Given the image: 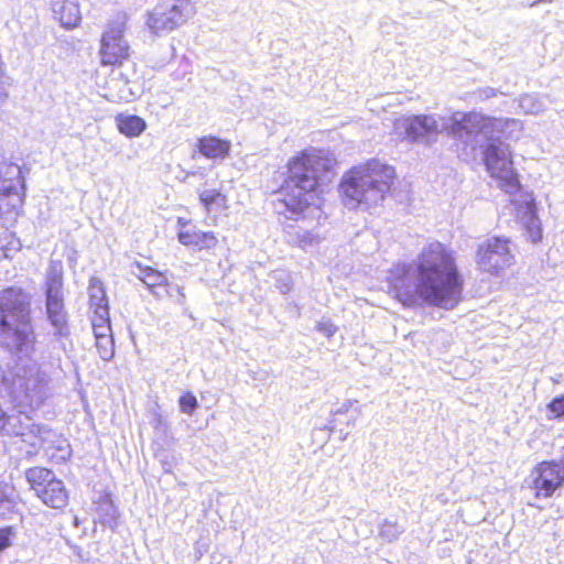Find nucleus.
Returning a JSON list of instances; mask_svg holds the SVG:
<instances>
[{
    "label": "nucleus",
    "mask_w": 564,
    "mask_h": 564,
    "mask_svg": "<svg viewBox=\"0 0 564 564\" xmlns=\"http://www.w3.org/2000/svg\"><path fill=\"white\" fill-rule=\"evenodd\" d=\"M393 296L404 306L426 303L453 310L462 301L464 280L455 258L443 243L434 241L423 248L410 263L390 271Z\"/></svg>",
    "instance_id": "obj_1"
},
{
    "label": "nucleus",
    "mask_w": 564,
    "mask_h": 564,
    "mask_svg": "<svg viewBox=\"0 0 564 564\" xmlns=\"http://www.w3.org/2000/svg\"><path fill=\"white\" fill-rule=\"evenodd\" d=\"M334 159L322 150L311 149L290 159L286 177L274 202L276 213L304 212L312 203L314 192L332 181Z\"/></svg>",
    "instance_id": "obj_2"
},
{
    "label": "nucleus",
    "mask_w": 564,
    "mask_h": 564,
    "mask_svg": "<svg viewBox=\"0 0 564 564\" xmlns=\"http://www.w3.org/2000/svg\"><path fill=\"white\" fill-rule=\"evenodd\" d=\"M481 127L476 128L475 134H484V138L474 142L463 140L462 155L465 159L476 155L478 149L481 150L484 162L490 175L500 181L501 187L506 192H512L519 187L518 174L513 166L510 145L501 140L506 129H521L520 121L516 119H495L482 116Z\"/></svg>",
    "instance_id": "obj_3"
},
{
    "label": "nucleus",
    "mask_w": 564,
    "mask_h": 564,
    "mask_svg": "<svg viewBox=\"0 0 564 564\" xmlns=\"http://www.w3.org/2000/svg\"><path fill=\"white\" fill-rule=\"evenodd\" d=\"M482 122V116L477 112H456L449 117L431 113L404 117L397 122V129L403 131L411 142L425 144L447 132L459 147L463 140L477 142V139L484 138V134H475V129L481 127Z\"/></svg>",
    "instance_id": "obj_4"
},
{
    "label": "nucleus",
    "mask_w": 564,
    "mask_h": 564,
    "mask_svg": "<svg viewBox=\"0 0 564 564\" xmlns=\"http://www.w3.org/2000/svg\"><path fill=\"white\" fill-rule=\"evenodd\" d=\"M30 295L20 288L0 292V339L11 352L29 356L35 336L30 316Z\"/></svg>",
    "instance_id": "obj_5"
},
{
    "label": "nucleus",
    "mask_w": 564,
    "mask_h": 564,
    "mask_svg": "<svg viewBox=\"0 0 564 564\" xmlns=\"http://www.w3.org/2000/svg\"><path fill=\"white\" fill-rule=\"evenodd\" d=\"M394 176L392 166L377 160L351 169L340 183L344 204L348 208L378 206L389 193Z\"/></svg>",
    "instance_id": "obj_6"
},
{
    "label": "nucleus",
    "mask_w": 564,
    "mask_h": 564,
    "mask_svg": "<svg viewBox=\"0 0 564 564\" xmlns=\"http://www.w3.org/2000/svg\"><path fill=\"white\" fill-rule=\"evenodd\" d=\"M46 316L54 328L56 338L67 337L69 334L68 318L63 294V269L61 262H52L45 281Z\"/></svg>",
    "instance_id": "obj_7"
},
{
    "label": "nucleus",
    "mask_w": 564,
    "mask_h": 564,
    "mask_svg": "<svg viewBox=\"0 0 564 564\" xmlns=\"http://www.w3.org/2000/svg\"><path fill=\"white\" fill-rule=\"evenodd\" d=\"M48 381L36 364L18 367L11 380L12 394L31 408L39 406L47 397Z\"/></svg>",
    "instance_id": "obj_8"
},
{
    "label": "nucleus",
    "mask_w": 564,
    "mask_h": 564,
    "mask_svg": "<svg viewBox=\"0 0 564 564\" xmlns=\"http://www.w3.org/2000/svg\"><path fill=\"white\" fill-rule=\"evenodd\" d=\"M476 262L479 269L498 275L514 263L511 241L502 237H491L478 246Z\"/></svg>",
    "instance_id": "obj_9"
},
{
    "label": "nucleus",
    "mask_w": 564,
    "mask_h": 564,
    "mask_svg": "<svg viewBox=\"0 0 564 564\" xmlns=\"http://www.w3.org/2000/svg\"><path fill=\"white\" fill-rule=\"evenodd\" d=\"M192 13L187 0H161L148 13L147 25L155 34L171 32L185 23Z\"/></svg>",
    "instance_id": "obj_10"
},
{
    "label": "nucleus",
    "mask_w": 564,
    "mask_h": 564,
    "mask_svg": "<svg viewBox=\"0 0 564 564\" xmlns=\"http://www.w3.org/2000/svg\"><path fill=\"white\" fill-rule=\"evenodd\" d=\"M0 431L7 435L21 437L32 447L53 444L56 436L46 425L35 424L29 415L21 412L8 414L3 419V425H0Z\"/></svg>",
    "instance_id": "obj_11"
},
{
    "label": "nucleus",
    "mask_w": 564,
    "mask_h": 564,
    "mask_svg": "<svg viewBox=\"0 0 564 564\" xmlns=\"http://www.w3.org/2000/svg\"><path fill=\"white\" fill-rule=\"evenodd\" d=\"M127 15L118 14L107 25L101 39V63L104 65H120L130 55V46L123 37Z\"/></svg>",
    "instance_id": "obj_12"
},
{
    "label": "nucleus",
    "mask_w": 564,
    "mask_h": 564,
    "mask_svg": "<svg viewBox=\"0 0 564 564\" xmlns=\"http://www.w3.org/2000/svg\"><path fill=\"white\" fill-rule=\"evenodd\" d=\"M527 481L536 497L549 498L564 482V474L557 462H542L531 471Z\"/></svg>",
    "instance_id": "obj_13"
},
{
    "label": "nucleus",
    "mask_w": 564,
    "mask_h": 564,
    "mask_svg": "<svg viewBox=\"0 0 564 564\" xmlns=\"http://www.w3.org/2000/svg\"><path fill=\"white\" fill-rule=\"evenodd\" d=\"M21 184V170L15 163H0V194L8 200L12 209H18L22 205V197L18 192Z\"/></svg>",
    "instance_id": "obj_14"
},
{
    "label": "nucleus",
    "mask_w": 564,
    "mask_h": 564,
    "mask_svg": "<svg viewBox=\"0 0 564 564\" xmlns=\"http://www.w3.org/2000/svg\"><path fill=\"white\" fill-rule=\"evenodd\" d=\"M54 18L65 29L78 25L82 20L78 2L75 0H50Z\"/></svg>",
    "instance_id": "obj_15"
},
{
    "label": "nucleus",
    "mask_w": 564,
    "mask_h": 564,
    "mask_svg": "<svg viewBox=\"0 0 564 564\" xmlns=\"http://www.w3.org/2000/svg\"><path fill=\"white\" fill-rule=\"evenodd\" d=\"M131 273L142 281L154 296L161 297V294L155 289L164 286L167 282L166 276L162 272L135 261L131 264Z\"/></svg>",
    "instance_id": "obj_16"
},
{
    "label": "nucleus",
    "mask_w": 564,
    "mask_h": 564,
    "mask_svg": "<svg viewBox=\"0 0 564 564\" xmlns=\"http://www.w3.org/2000/svg\"><path fill=\"white\" fill-rule=\"evenodd\" d=\"M178 241L197 250L213 249L217 246L218 239L213 231H202L196 229H182L178 232Z\"/></svg>",
    "instance_id": "obj_17"
},
{
    "label": "nucleus",
    "mask_w": 564,
    "mask_h": 564,
    "mask_svg": "<svg viewBox=\"0 0 564 564\" xmlns=\"http://www.w3.org/2000/svg\"><path fill=\"white\" fill-rule=\"evenodd\" d=\"M231 143L217 137L208 135L197 140L196 149L207 159H225L230 151Z\"/></svg>",
    "instance_id": "obj_18"
},
{
    "label": "nucleus",
    "mask_w": 564,
    "mask_h": 564,
    "mask_svg": "<svg viewBox=\"0 0 564 564\" xmlns=\"http://www.w3.org/2000/svg\"><path fill=\"white\" fill-rule=\"evenodd\" d=\"M46 506L59 509L66 506L68 500L67 490L62 480L55 479L51 484H46L45 488H40L37 496Z\"/></svg>",
    "instance_id": "obj_19"
},
{
    "label": "nucleus",
    "mask_w": 564,
    "mask_h": 564,
    "mask_svg": "<svg viewBox=\"0 0 564 564\" xmlns=\"http://www.w3.org/2000/svg\"><path fill=\"white\" fill-rule=\"evenodd\" d=\"M116 123L119 131L129 137H139L147 128L145 121L135 115H118L116 117Z\"/></svg>",
    "instance_id": "obj_20"
},
{
    "label": "nucleus",
    "mask_w": 564,
    "mask_h": 564,
    "mask_svg": "<svg viewBox=\"0 0 564 564\" xmlns=\"http://www.w3.org/2000/svg\"><path fill=\"white\" fill-rule=\"evenodd\" d=\"M98 521L106 527L115 529L117 527L118 509L108 496H104L97 502Z\"/></svg>",
    "instance_id": "obj_21"
},
{
    "label": "nucleus",
    "mask_w": 564,
    "mask_h": 564,
    "mask_svg": "<svg viewBox=\"0 0 564 564\" xmlns=\"http://www.w3.org/2000/svg\"><path fill=\"white\" fill-rule=\"evenodd\" d=\"M25 477L31 488L36 492V496L40 495V488H45L46 484H51L56 479L50 469L43 467L29 468L25 471Z\"/></svg>",
    "instance_id": "obj_22"
},
{
    "label": "nucleus",
    "mask_w": 564,
    "mask_h": 564,
    "mask_svg": "<svg viewBox=\"0 0 564 564\" xmlns=\"http://www.w3.org/2000/svg\"><path fill=\"white\" fill-rule=\"evenodd\" d=\"M199 200L207 213L221 212L228 208L227 197L216 189H205L199 193Z\"/></svg>",
    "instance_id": "obj_23"
},
{
    "label": "nucleus",
    "mask_w": 564,
    "mask_h": 564,
    "mask_svg": "<svg viewBox=\"0 0 564 564\" xmlns=\"http://www.w3.org/2000/svg\"><path fill=\"white\" fill-rule=\"evenodd\" d=\"M88 295L89 305L93 311L109 307L104 284L98 278L90 279L88 286Z\"/></svg>",
    "instance_id": "obj_24"
},
{
    "label": "nucleus",
    "mask_w": 564,
    "mask_h": 564,
    "mask_svg": "<svg viewBox=\"0 0 564 564\" xmlns=\"http://www.w3.org/2000/svg\"><path fill=\"white\" fill-rule=\"evenodd\" d=\"M405 531L403 524L398 521L384 519L379 527V536L388 543H391L399 539V536Z\"/></svg>",
    "instance_id": "obj_25"
},
{
    "label": "nucleus",
    "mask_w": 564,
    "mask_h": 564,
    "mask_svg": "<svg viewBox=\"0 0 564 564\" xmlns=\"http://www.w3.org/2000/svg\"><path fill=\"white\" fill-rule=\"evenodd\" d=\"M525 218V226L530 231L531 240L533 242L540 241L542 238L540 220L535 215V207L532 203L527 206Z\"/></svg>",
    "instance_id": "obj_26"
},
{
    "label": "nucleus",
    "mask_w": 564,
    "mask_h": 564,
    "mask_svg": "<svg viewBox=\"0 0 564 564\" xmlns=\"http://www.w3.org/2000/svg\"><path fill=\"white\" fill-rule=\"evenodd\" d=\"M519 106L525 113L538 115L544 110L543 101L535 95L525 94L519 99Z\"/></svg>",
    "instance_id": "obj_27"
},
{
    "label": "nucleus",
    "mask_w": 564,
    "mask_h": 564,
    "mask_svg": "<svg viewBox=\"0 0 564 564\" xmlns=\"http://www.w3.org/2000/svg\"><path fill=\"white\" fill-rule=\"evenodd\" d=\"M289 228V240L292 243H299L301 247L305 248L308 245H313L316 240V237L305 229L294 226H290Z\"/></svg>",
    "instance_id": "obj_28"
},
{
    "label": "nucleus",
    "mask_w": 564,
    "mask_h": 564,
    "mask_svg": "<svg viewBox=\"0 0 564 564\" xmlns=\"http://www.w3.org/2000/svg\"><path fill=\"white\" fill-rule=\"evenodd\" d=\"M19 246L20 242L10 232H4L0 236V259L10 258V252L19 250Z\"/></svg>",
    "instance_id": "obj_29"
},
{
    "label": "nucleus",
    "mask_w": 564,
    "mask_h": 564,
    "mask_svg": "<svg viewBox=\"0 0 564 564\" xmlns=\"http://www.w3.org/2000/svg\"><path fill=\"white\" fill-rule=\"evenodd\" d=\"M96 348L102 360H110L115 355V347L112 337L97 338Z\"/></svg>",
    "instance_id": "obj_30"
},
{
    "label": "nucleus",
    "mask_w": 564,
    "mask_h": 564,
    "mask_svg": "<svg viewBox=\"0 0 564 564\" xmlns=\"http://www.w3.org/2000/svg\"><path fill=\"white\" fill-rule=\"evenodd\" d=\"M178 405L182 413L192 415L198 408V401L192 392H186L181 395Z\"/></svg>",
    "instance_id": "obj_31"
},
{
    "label": "nucleus",
    "mask_w": 564,
    "mask_h": 564,
    "mask_svg": "<svg viewBox=\"0 0 564 564\" xmlns=\"http://www.w3.org/2000/svg\"><path fill=\"white\" fill-rule=\"evenodd\" d=\"M316 329L327 338H330L337 333L338 327L330 319L324 318L316 324Z\"/></svg>",
    "instance_id": "obj_32"
},
{
    "label": "nucleus",
    "mask_w": 564,
    "mask_h": 564,
    "mask_svg": "<svg viewBox=\"0 0 564 564\" xmlns=\"http://www.w3.org/2000/svg\"><path fill=\"white\" fill-rule=\"evenodd\" d=\"M13 536L14 530L12 527L0 528V552L11 546Z\"/></svg>",
    "instance_id": "obj_33"
},
{
    "label": "nucleus",
    "mask_w": 564,
    "mask_h": 564,
    "mask_svg": "<svg viewBox=\"0 0 564 564\" xmlns=\"http://www.w3.org/2000/svg\"><path fill=\"white\" fill-rule=\"evenodd\" d=\"M110 324L109 307L101 310H94L91 316V325Z\"/></svg>",
    "instance_id": "obj_34"
},
{
    "label": "nucleus",
    "mask_w": 564,
    "mask_h": 564,
    "mask_svg": "<svg viewBox=\"0 0 564 564\" xmlns=\"http://www.w3.org/2000/svg\"><path fill=\"white\" fill-rule=\"evenodd\" d=\"M547 409L554 417H564V394L553 399Z\"/></svg>",
    "instance_id": "obj_35"
},
{
    "label": "nucleus",
    "mask_w": 564,
    "mask_h": 564,
    "mask_svg": "<svg viewBox=\"0 0 564 564\" xmlns=\"http://www.w3.org/2000/svg\"><path fill=\"white\" fill-rule=\"evenodd\" d=\"M164 288L167 296L175 299L176 302L180 304L183 303L184 293L181 286H178L177 284H171L166 282V284H164Z\"/></svg>",
    "instance_id": "obj_36"
},
{
    "label": "nucleus",
    "mask_w": 564,
    "mask_h": 564,
    "mask_svg": "<svg viewBox=\"0 0 564 564\" xmlns=\"http://www.w3.org/2000/svg\"><path fill=\"white\" fill-rule=\"evenodd\" d=\"M13 489L3 480H0V503H11Z\"/></svg>",
    "instance_id": "obj_37"
},
{
    "label": "nucleus",
    "mask_w": 564,
    "mask_h": 564,
    "mask_svg": "<svg viewBox=\"0 0 564 564\" xmlns=\"http://www.w3.org/2000/svg\"><path fill=\"white\" fill-rule=\"evenodd\" d=\"M94 334L97 338L112 337L110 324L95 325L93 326Z\"/></svg>",
    "instance_id": "obj_38"
},
{
    "label": "nucleus",
    "mask_w": 564,
    "mask_h": 564,
    "mask_svg": "<svg viewBox=\"0 0 564 564\" xmlns=\"http://www.w3.org/2000/svg\"><path fill=\"white\" fill-rule=\"evenodd\" d=\"M478 96L480 99H489L497 96V90L491 87H486L478 91Z\"/></svg>",
    "instance_id": "obj_39"
},
{
    "label": "nucleus",
    "mask_w": 564,
    "mask_h": 564,
    "mask_svg": "<svg viewBox=\"0 0 564 564\" xmlns=\"http://www.w3.org/2000/svg\"><path fill=\"white\" fill-rule=\"evenodd\" d=\"M350 406H351V401L348 400L338 410L332 411V414L337 415V414L347 413L349 411Z\"/></svg>",
    "instance_id": "obj_40"
},
{
    "label": "nucleus",
    "mask_w": 564,
    "mask_h": 564,
    "mask_svg": "<svg viewBox=\"0 0 564 564\" xmlns=\"http://www.w3.org/2000/svg\"><path fill=\"white\" fill-rule=\"evenodd\" d=\"M11 210H13V209L8 205V200H6V198L1 197L0 198V216L4 213H10Z\"/></svg>",
    "instance_id": "obj_41"
},
{
    "label": "nucleus",
    "mask_w": 564,
    "mask_h": 564,
    "mask_svg": "<svg viewBox=\"0 0 564 564\" xmlns=\"http://www.w3.org/2000/svg\"><path fill=\"white\" fill-rule=\"evenodd\" d=\"M281 291V293L286 294L291 290V285L289 283H283L278 286Z\"/></svg>",
    "instance_id": "obj_42"
},
{
    "label": "nucleus",
    "mask_w": 564,
    "mask_h": 564,
    "mask_svg": "<svg viewBox=\"0 0 564 564\" xmlns=\"http://www.w3.org/2000/svg\"><path fill=\"white\" fill-rule=\"evenodd\" d=\"M7 415L8 413L0 405V425H3V419H6Z\"/></svg>",
    "instance_id": "obj_43"
},
{
    "label": "nucleus",
    "mask_w": 564,
    "mask_h": 564,
    "mask_svg": "<svg viewBox=\"0 0 564 564\" xmlns=\"http://www.w3.org/2000/svg\"><path fill=\"white\" fill-rule=\"evenodd\" d=\"M162 464H163L164 471L165 473H170L171 468H172V465L169 464L167 462H162Z\"/></svg>",
    "instance_id": "obj_44"
},
{
    "label": "nucleus",
    "mask_w": 564,
    "mask_h": 564,
    "mask_svg": "<svg viewBox=\"0 0 564 564\" xmlns=\"http://www.w3.org/2000/svg\"><path fill=\"white\" fill-rule=\"evenodd\" d=\"M326 429H328L330 432H334L336 425H335V421L332 420L329 421V424L325 426Z\"/></svg>",
    "instance_id": "obj_45"
},
{
    "label": "nucleus",
    "mask_w": 564,
    "mask_h": 564,
    "mask_svg": "<svg viewBox=\"0 0 564 564\" xmlns=\"http://www.w3.org/2000/svg\"><path fill=\"white\" fill-rule=\"evenodd\" d=\"M302 213H303V212H301V214H302ZM283 214H284V215H286V218H290V217H292V216H297V214H292V213H291V212H289V210L284 212ZM299 215H300V213H299Z\"/></svg>",
    "instance_id": "obj_46"
},
{
    "label": "nucleus",
    "mask_w": 564,
    "mask_h": 564,
    "mask_svg": "<svg viewBox=\"0 0 564 564\" xmlns=\"http://www.w3.org/2000/svg\"><path fill=\"white\" fill-rule=\"evenodd\" d=\"M178 224H180L182 227H184V226L186 225V221H183V219H182V218H178Z\"/></svg>",
    "instance_id": "obj_47"
},
{
    "label": "nucleus",
    "mask_w": 564,
    "mask_h": 564,
    "mask_svg": "<svg viewBox=\"0 0 564 564\" xmlns=\"http://www.w3.org/2000/svg\"><path fill=\"white\" fill-rule=\"evenodd\" d=\"M61 449L63 451V448H61ZM64 452H65L66 454H69V451H67V448H66V449H64Z\"/></svg>",
    "instance_id": "obj_48"
}]
</instances>
